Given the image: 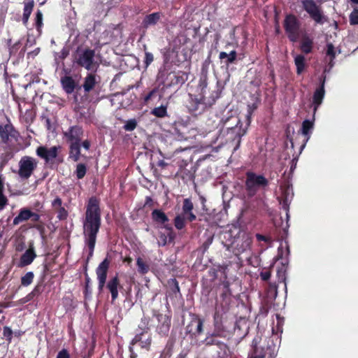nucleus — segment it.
<instances>
[{
    "mask_svg": "<svg viewBox=\"0 0 358 358\" xmlns=\"http://www.w3.org/2000/svg\"><path fill=\"white\" fill-rule=\"evenodd\" d=\"M13 331L10 327L4 326L3 328V338H6L8 343L12 341Z\"/></svg>",
    "mask_w": 358,
    "mask_h": 358,
    "instance_id": "09e8293b",
    "label": "nucleus"
},
{
    "mask_svg": "<svg viewBox=\"0 0 358 358\" xmlns=\"http://www.w3.org/2000/svg\"><path fill=\"white\" fill-rule=\"evenodd\" d=\"M36 257V254L34 250V243L31 242L29 244L28 249L20 257V266L24 267L31 264Z\"/></svg>",
    "mask_w": 358,
    "mask_h": 358,
    "instance_id": "4be33fe9",
    "label": "nucleus"
},
{
    "mask_svg": "<svg viewBox=\"0 0 358 358\" xmlns=\"http://www.w3.org/2000/svg\"><path fill=\"white\" fill-rule=\"evenodd\" d=\"M187 108L191 113L200 114L205 108L204 103L198 99H192L187 105Z\"/></svg>",
    "mask_w": 358,
    "mask_h": 358,
    "instance_id": "2f4dec72",
    "label": "nucleus"
},
{
    "mask_svg": "<svg viewBox=\"0 0 358 358\" xmlns=\"http://www.w3.org/2000/svg\"><path fill=\"white\" fill-rule=\"evenodd\" d=\"M194 204L189 198H186L182 201V213L180 215L186 217L187 221L192 222L196 219V215L193 213Z\"/></svg>",
    "mask_w": 358,
    "mask_h": 358,
    "instance_id": "b1692460",
    "label": "nucleus"
},
{
    "mask_svg": "<svg viewBox=\"0 0 358 358\" xmlns=\"http://www.w3.org/2000/svg\"><path fill=\"white\" fill-rule=\"evenodd\" d=\"M174 78L176 79V81L175 82L172 81L173 84L182 85L187 80V75L184 72H180L177 75H174Z\"/></svg>",
    "mask_w": 358,
    "mask_h": 358,
    "instance_id": "3c124183",
    "label": "nucleus"
},
{
    "mask_svg": "<svg viewBox=\"0 0 358 358\" xmlns=\"http://www.w3.org/2000/svg\"><path fill=\"white\" fill-rule=\"evenodd\" d=\"M158 244L159 246H165L167 243L168 235L164 233H159Z\"/></svg>",
    "mask_w": 358,
    "mask_h": 358,
    "instance_id": "13d9d810",
    "label": "nucleus"
},
{
    "mask_svg": "<svg viewBox=\"0 0 358 358\" xmlns=\"http://www.w3.org/2000/svg\"><path fill=\"white\" fill-rule=\"evenodd\" d=\"M313 39L310 38L307 34H303L300 43V50L303 53L307 55L313 51Z\"/></svg>",
    "mask_w": 358,
    "mask_h": 358,
    "instance_id": "c756f323",
    "label": "nucleus"
},
{
    "mask_svg": "<svg viewBox=\"0 0 358 358\" xmlns=\"http://www.w3.org/2000/svg\"><path fill=\"white\" fill-rule=\"evenodd\" d=\"M97 83L96 76L94 73H88L84 79L83 82V89L85 92V94L78 98V94L76 92L74 94V101L78 104V107L80 108V104H83L85 101H86L88 99V93L91 92L95 87Z\"/></svg>",
    "mask_w": 358,
    "mask_h": 358,
    "instance_id": "f8f14e48",
    "label": "nucleus"
},
{
    "mask_svg": "<svg viewBox=\"0 0 358 358\" xmlns=\"http://www.w3.org/2000/svg\"><path fill=\"white\" fill-rule=\"evenodd\" d=\"M255 236L258 242L264 241L267 244H270L271 243V238L268 236L257 234Z\"/></svg>",
    "mask_w": 358,
    "mask_h": 358,
    "instance_id": "4d7b16f0",
    "label": "nucleus"
},
{
    "mask_svg": "<svg viewBox=\"0 0 358 358\" xmlns=\"http://www.w3.org/2000/svg\"><path fill=\"white\" fill-rule=\"evenodd\" d=\"M7 45L9 47V52L10 55H15L18 50L20 48L21 43L20 41H17L14 44H11V39H8L7 41Z\"/></svg>",
    "mask_w": 358,
    "mask_h": 358,
    "instance_id": "8fccbe9b",
    "label": "nucleus"
},
{
    "mask_svg": "<svg viewBox=\"0 0 358 358\" xmlns=\"http://www.w3.org/2000/svg\"><path fill=\"white\" fill-rule=\"evenodd\" d=\"M43 25V13L41 10H38L36 13V17H35V27L36 29L40 31Z\"/></svg>",
    "mask_w": 358,
    "mask_h": 358,
    "instance_id": "49530a36",
    "label": "nucleus"
},
{
    "mask_svg": "<svg viewBox=\"0 0 358 358\" xmlns=\"http://www.w3.org/2000/svg\"><path fill=\"white\" fill-rule=\"evenodd\" d=\"M34 274L31 271L27 272L21 278V285L22 286H28L33 282Z\"/></svg>",
    "mask_w": 358,
    "mask_h": 358,
    "instance_id": "c03bdc74",
    "label": "nucleus"
},
{
    "mask_svg": "<svg viewBox=\"0 0 358 358\" xmlns=\"http://www.w3.org/2000/svg\"><path fill=\"white\" fill-rule=\"evenodd\" d=\"M62 200L61 198L59 197H56L53 201L52 202V206L55 209V210H57L59 209V208H62Z\"/></svg>",
    "mask_w": 358,
    "mask_h": 358,
    "instance_id": "e2e57ef3",
    "label": "nucleus"
},
{
    "mask_svg": "<svg viewBox=\"0 0 358 358\" xmlns=\"http://www.w3.org/2000/svg\"><path fill=\"white\" fill-rule=\"evenodd\" d=\"M258 101H259V100L257 99V102H255V103L248 105V112L250 115H251L257 108V107H258L257 102Z\"/></svg>",
    "mask_w": 358,
    "mask_h": 358,
    "instance_id": "338daca9",
    "label": "nucleus"
},
{
    "mask_svg": "<svg viewBox=\"0 0 358 358\" xmlns=\"http://www.w3.org/2000/svg\"><path fill=\"white\" fill-rule=\"evenodd\" d=\"M31 211L28 208H22L18 215L13 219V225H18L21 222L28 221L30 219Z\"/></svg>",
    "mask_w": 358,
    "mask_h": 358,
    "instance_id": "473e14b6",
    "label": "nucleus"
},
{
    "mask_svg": "<svg viewBox=\"0 0 358 358\" xmlns=\"http://www.w3.org/2000/svg\"><path fill=\"white\" fill-rule=\"evenodd\" d=\"M162 16V13L155 12L145 15L142 22L143 28L148 29L151 26H154L158 23Z\"/></svg>",
    "mask_w": 358,
    "mask_h": 358,
    "instance_id": "cd10ccee",
    "label": "nucleus"
},
{
    "mask_svg": "<svg viewBox=\"0 0 358 358\" xmlns=\"http://www.w3.org/2000/svg\"><path fill=\"white\" fill-rule=\"evenodd\" d=\"M251 244L252 238L248 234L242 232L240 236H238V239L236 241L234 246L231 248V250L238 257L242 253L250 251Z\"/></svg>",
    "mask_w": 358,
    "mask_h": 358,
    "instance_id": "ddd939ff",
    "label": "nucleus"
},
{
    "mask_svg": "<svg viewBox=\"0 0 358 358\" xmlns=\"http://www.w3.org/2000/svg\"><path fill=\"white\" fill-rule=\"evenodd\" d=\"M227 320V324L230 325V329L236 331L240 336H245L248 334L249 330V323L245 317H240L239 319L231 318L228 320L224 317V320Z\"/></svg>",
    "mask_w": 358,
    "mask_h": 358,
    "instance_id": "4468645a",
    "label": "nucleus"
},
{
    "mask_svg": "<svg viewBox=\"0 0 358 358\" xmlns=\"http://www.w3.org/2000/svg\"><path fill=\"white\" fill-rule=\"evenodd\" d=\"M31 222H35L36 224L40 222V220H41V215L36 213V212H33V211H31V215H30V219Z\"/></svg>",
    "mask_w": 358,
    "mask_h": 358,
    "instance_id": "0e129e2a",
    "label": "nucleus"
},
{
    "mask_svg": "<svg viewBox=\"0 0 358 358\" xmlns=\"http://www.w3.org/2000/svg\"><path fill=\"white\" fill-rule=\"evenodd\" d=\"M110 261L108 258L104 259L99 265L96 270L98 280H106L107 273L109 268Z\"/></svg>",
    "mask_w": 358,
    "mask_h": 358,
    "instance_id": "7c9ffc66",
    "label": "nucleus"
},
{
    "mask_svg": "<svg viewBox=\"0 0 358 358\" xmlns=\"http://www.w3.org/2000/svg\"><path fill=\"white\" fill-rule=\"evenodd\" d=\"M325 81H326V76L322 75L320 78V86L314 92V94L313 96V103L315 106V110H316L317 108L322 103L323 99L324 97Z\"/></svg>",
    "mask_w": 358,
    "mask_h": 358,
    "instance_id": "aec40b11",
    "label": "nucleus"
},
{
    "mask_svg": "<svg viewBox=\"0 0 358 358\" xmlns=\"http://www.w3.org/2000/svg\"><path fill=\"white\" fill-rule=\"evenodd\" d=\"M246 134V129L243 128V123L240 120H238L237 123L234 127L228 129L227 134L230 136L229 139L232 142H236L235 150H237L241 142V138Z\"/></svg>",
    "mask_w": 358,
    "mask_h": 358,
    "instance_id": "2eb2a0df",
    "label": "nucleus"
},
{
    "mask_svg": "<svg viewBox=\"0 0 358 358\" xmlns=\"http://www.w3.org/2000/svg\"><path fill=\"white\" fill-rule=\"evenodd\" d=\"M277 277L278 282H285L286 269L283 265L277 270Z\"/></svg>",
    "mask_w": 358,
    "mask_h": 358,
    "instance_id": "603ef678",
    "label": "nucleus"
},
{
    "mask_svg": "<svg viewBox=\"0 0 358 358\" xmlns=\"http://www.w3.org/2000/svg\"><path fill=\"white\" fill-rule=\"evenodd\" d=\"M213 236H209L208 237V238L203 243L202 245H201V248L203 250V252H206L207 251V250L208 249L209 246L211 245V243H213Z\"/></svg>",
    "mask_w": 358,
    "mask_h": 358,
    "instance_id": "052dcab7",
    "label": "nucleus"
},
{
    "mask_svg": "<svg viewBox=\"0 0 358 358\" xmlns=\"http://www.w3.org/2000/svg\"><path fill=\"white\" fill-rule=\"evenodd\" d=\"M186 221H187L186 217H185L180 214L177 215L175 217L174 220H173L174 226L177 229L181 230L183 228H185V227L186 225Z\"/></svg>",
    "mask_w": 358,
    "mask_h": 358,
    "instance_id": "79ce46f5",
    "label": "nucleus"
},
{
    "mask_svg": "<svg viewBox=\"0 0 358 358\" xmlns=\"http://www.w3.org/2000/svg\"><path fill=\"white\" fill-rule=\"evenodd\" d=\"M224 315H214L215 329L204 340L206 345H217L220 350L217 358H227L229 356V347L223 341L227 337L226 332L230 330L227 320H224Z\"/></svg>",
    "mask_w": 358,
    "mask_h": 358,
    "instance_id": "f03ea898",
    "label": "nucleus"
},
{
    "mask_svg": "<svg viewBox=\"0 0 358 358\" xmlns=\"http://www.w3.org/2000/svg\"><path fill=\"white\" fill-rule=\"evenodd\" d=\"M187 334L192 336H197L203 331V320L198 317V315H192L189 323L186 327Z\"/></svg>",
    "mask_w": 358,
    "mask_h": 358,
    "instance_id": "a211bd4d",
    "label": "nucleus"
},
{
    "mask_svg": "<svg viewBox=\"0 0 358 358\" xmlns=\"http://www.w3.org/2000/svg\"><path fill=\"white\" fill-rule=\"evenodd\" d=\"M155 316L159 322L157 325L159 334L162 336L168 335L171 324V315H155Z\"/></svg>",
    "mask_w": 358,
    "mask_h": 358,
    "instance_id": "6ab92c4d",
    "label": "nucleus"
},
{
    "mask_svg": "<svg viewBox=\"0 0 358 358\" xmlns=\"http://www.w3.org/2000/svg\"><path fill=\"white\" fill-rule=\"evenodd\" d=\"M99 200L95 197L90 198L83 221V236L89 253L87 259L93 256L97 234L101 225V213Z\"/></svg>",
    "mask_w": 358,
    "mask_h": 358,
    "instance_id": "f257e3e1",
    "label": "nucleus"
},
{
    "mask_svg": "<svg viewBox=\"0 0 358 358\" xmlns=\"http://www.w3.org/2000/svg\"><path fill=\"white\" fill-rule=\"evenodd\" d=\"M154 60L153 55L151 52H145L144 64L145 66H148Z\"/></svg>",
    "mask_w": 358,
    "mask_h": 358,
    "instance_id": "bf43d9fd",
    "label": "nucleus"
},
{
    "mask_svg": "<svg viewBox=\"0 0 358 358\" xmlns=\"http://www.w3.org/2000/svg\"><path fill=\"white\" fill-rule=\"evenodd\" d=\"M242 231L239 229H229L224 231L221 234V240L223 245L229 251L231 250V248L236 243V241L238 239V236H240Z\"/></svg>",
    "mask_w": 358,
    "mask_h": 358,
    "instance_id": "dca6fc26",
    "label": "nucleus"
},
{
    "mask_svg": "<svg viewBox=\"0 0 358 358\" xmlns=\"http://www.w3.org/2000/svg\"><path fill=\"white\" fill-rule=\"evenodd\" d=\"M33 227L40 232V234L41 235L43 238H45V227L43 223L35 224H34Z\"/></svg>",
    "mask_w": 358,
    "mask_h": 358,
    "instance_id": "680f3d73",
    "label": "nucleus"
},
{
    "mask_svg": "<svg viewBox=\"0 0 358 358\" xmlns=\"http://www.w3.org/2000/svg\"><path fill=\"white\" fill-rule=\"evenodd\" d=\"M313 127L314 120H305L302 122L301 130L302 134L306 137V141H308L310 137V134L312 133V130L313 129Z\"/></svg>",
    "mask_w": 358,
    "mask_h": 358,
    "instance_id": "f704fd0d",
    "label": "nucleus"
},
{
    "mask_svg": "<svg viewBox=\"0 0 358 358\" xmlns=\"http://www.w3.org/2000/svg\"><path fill=\"white\" fill-rule=\"evenodd\" d=\"M234 286H237L235 282H229L225 280H223L220 284L222 292L220 293V298L217 301L216 303V312L215 313H227L232 306V295L234 291Z\"/></svg>",
    "mask_w": 358,
    "mask_h": 358,
    "instance_id": "20e7f679",
    "label": "nucleus"
},
{
    "mask_svg": "<svg viewBox=\"0 0 358 358\" xmlns=\"http://www.w3.org/2000/svg\"><path fill=\"white\" fill-rule=\"evenodd\" d=\"M152 221L158 224L161 228H164L170 231H172V227L168 223L169 219L166 214L160 209H155L151 213Z\"/></svg>",
    "mask_w": 358,
    "mask_h": 358,
    "instance_id": "f3484780",
    "label": "nucleus"
},
{
    "mask_svg": "<svg viewBox=\"0 0 358 358\" xmlns=\"http://www.w3.org/2000/svg\"><path fill=\"white\" fill-rule=\"evenodd\" d=\"M17 174L22 180H28L38 166V161L30 156L22 157L19 162Z\"/></svg>",
    "mask_w": 358,
    "mask_h": 358,
    "instance_id": "9d476101",
    "label": "nucleus"
},
{
    "mask_svg": "<svg viewBox=\"0 0 358 358\" xmlns=\"http://www.w3.org/2000/svg\"><path fill=\"white\" fill-rule=\"evenodd\" d=\"M106 288L111 294L112 301H115L118 297V288H122L120 285L119 278L117 275L109 280L106 285Z\"/></svg>",
    "mask_w": 358,
    "mask_h": 358,
    "instance_id": "bb28decb",
    "label": "nucleus"
},
{
    "mask_svg": "<svg viewBox=\"0 0 358 358\" xmlns=\"http://www.w3.org/2000/svg\"><path fill=\"white\" fill-rule=\"evenodd\" d=\"M326 55L327 57H329V62L328 65L331 69L334 66V59L336 56V50L335 47L331 43L327 44Z\"/></svg>",
    "mask_w": 358,
    "mask_h": 358,
    "instance_id": "e433bc0d",
    "label": "nucleus"
},
{
    "mask_svg": "<svg viewBox=\"0 0 358 358\" xmlns=\"http://www.w3.org/2000/svg\"><path fill=\"white\" fill-rule=\"evenodd\" d=\"M209 59L210 56L205 60L201 66L199 87H200L202 94L205 92V90L208 86V66L210 64Z\"/></svg>",
    "mask_w": 358,
    "mask_h": 358,
    "instance_id": "a878e982",
    "label": "nucleus"
},
{
    "mask_svg": "<svg viewBox=\"0 0 358 358\" xmlns=\"http://www.w3.org/2000/svg\"><path fill=\"white\" fill-rule=\"evenodd\" d=\"M62 150L60 145H55L50 148L46 145H40L36 150V155L45 162L46 165H52L55 163L59 164L63 162L62 157L59 156Z\"/></svg>",
    "mask_w": 358,
    "mask_h": 358,
    "instance_id": "423d86ee",
    "label": "nucleus"
},
{
    "mask_svg": "<svg viewBox=\"0 0 358 358\" xmlns=\"http://www.w3.org/2000/svg\"><path fill=\"white\" fill-rule=\"evenodd\" d=\"M136 265L138 267V272L141 275L146 274L150 270L149 265L145 263L141 257L137 258Z\"/></svg>",
    "mask_w": 358,
    "mask_h": 358,
    "instance_id": "ea45409f",
    "label": "nucleus"
},
{
    "mask_svg": "<svg viewBox=\"0 0 358 358\" xmlns=\"http://www.w3.org/2000/svg\"><path fill=\"white\" fill-rule=\"evenodd\" d=\"M144 327H138L134 338L131 340V345L138 344L141 348L145 351H150L152 345V334L150 332V328L148 324L144 322Z\"/></svg>",
    "mask_w": 358,
    "mask_h": 358,
    "instance_id": "6e6552de",
    "label": "nucleus"
},
{
    "mask_svg": "<svg viewBox=\"0 0 358 358\" xmlns=\"http://www.w3.org/2000/svg\"><path fill=\"white\" fill-rule=\"evenodd\" d=\"M169 285L171 288V292L173 294L176 296L177 294H179L180 295L179 284L176 278H173L169 280Z\"/></svg>",
    "mask_w": 358,
    "mask_h": 358,
    "instance_id": "de8ad7c7",
    "label": "nucleus"
},
{
    "mask_svg": "<svg viewBox=\"0 0 358 358\" xmlns=\"http://www.w3.org/2000/svg\"><path fill=\"white\" fill-rule=\"evenodd\" d=\"M57 358H70V355L67 350L62 349L58 352Z\"/></svg>",
    "mask_w": 358,
    "mask_h": 358,
    "instance_id": "69168bd1",
    "label": "nucleus"
},
{
    "mask_svg": "<svg viewBox=\"0 0 358 358\" xmlns=\"http://www.w3.org/2000/svg\"><path fill=\"white\" fill-rule=\"evenodd\" d=\"M174 341L173 339L169 338L166 343V345L162 352V356L164 358H170L172 355L173 350Z\"/></svg>",
    "mask_w": 358,
    "mask_h": 358,
    "instance_id": "37998d69",
    "label": "nucleus"
},
{
    "mask_svg": "<svg viewBox=\"0 0 358 358\" xmlns=\"http://www.w3.org/2000/svg\"><path fill=\"white\" fill-rule=\"evenodd\" d=\"M174 133L177 136L178 141L187 140L189 136L188 125L182 122H176L173 124Z\"/></svg>",
    "mask_w": 358,
    "mask_h": 358,
    "instance_id": "393cba45",
    "label": "nucleus"
},
{
    "mask_svg": "<svg viewBox=\"0 0 358 358\" xmlns=\"http://www.w3.org/2000/svg\"><path fill=\"white\" fill-rule=\"evenodd\" d=\"M262 341L259 335H256L252 341L251 350L249 353L248 358H265L266 352L264 348L259 346Z\"/></svg>",
    "mask_w": 358,
    "mask_h": 358,
    "instance_id": "412c9836",
    "label": "nucleus"
},
{
    "mask_svg": "<svg viewBox=\"0 0 358 358\" xmlns=\"http://www.w3.org/2000/svg\"><path fill=\"white\" fill-rule=\"evenodd\" d=\"M60 82L63 90L68 94H72L75 90H77L76 92L78 93V90L81 89V86L78 85L71 76H63L61 78Z\"/></svg>",
    "mask_w": 358,
    "mask_h": 358,
    "instance_id": "5701e85b",
    "label": "nucleus"
},
{
    "mask_svg": "<svg viewBox=\"0 0 358 358\" xmlns=\"http://www.w3.org/2000/svg\"><path fill=\"white\" fill-rule=\"evenodd\" d=\"M150 113L156 117L163 118L168 116L167 106H160L154 108Z\"/></svg>",
    "mask_w": 358,
    "mask_h": 358,
    "instance_id": "58836bf2",
    "label": "nucleus"
},
{
    "mask_svg": "<svg viewBox=\"0 0 358 358\" xmlns=\"http://www.w3.org/2000/svg\"><path fill=\"white\" fill-rule=\"evenodd\" d=\"M154 206V201L151 196H146L143 207L152 208Z\"/></svg>",
    "mask_w": 358,
    "mask_h": 358,
    "instance_id": "774afa93",
    "label": "nucleus"
},
{
    "mask_svg": "<svg viewBox=\"0 0 358 358\" xmlns=\"http://www.w3.org/2000/svg\"><path fill=\"white\" fill-rule=\"evenodd\" d=\"M64 137L69 144V157L74 162H78L80 157L81 140L84 130L81 126H71L63 133Z\"/></svg>",
    "mask_w": 358,
    "mask_h": 358,
    "instance_id": "7ed1b4c3",
    "label": "nucleus"
},
{
    "mask_svg": "<svg viewBox=\"0 0 358 358\" xmlns=\"http://www.w3.org/2000/svg\"><path fill=\"white\" fill-rule=\"evenodd\" d=\"M283 27L289 40L296 42L300 36L301 22L293 14L287 15L283 22Z\"/></svg>",
    "mask_w": 358,
    "mask_h": 358,
    "instance_id": "0eeeda50",
    "label": "nucleus"
},
{
    "mask_svg": "<svg viewBox=\"0 0 358 358\" xmlns=\"http://www.w3.org/2000/svg\"><path fill=\"white\" fill-rule=\"evenodd\" d=\"M349 21L351 25L358 24V8L352 10L349 16Z\"/></svg>",
    "mask_w": 358,
    "mask_h": 358,
    "instance_id": "5fc2aeb1",
    "label": "nucleus"
},
{
    "mask_svg": "<svg viewBox=\"0 0 358 358\" xmlns=\"http://www.w3.org/2000/svg\"><path fill=\"white\" fill-rule=\"evenodd\" d=\"M294 64L296 67V73L301 74L306 67L305 57L302 55H297L294 58Z\"/></svg>",
    "mask_w": 358,
    "mask_h": 358,
    "instance_id": "4c0bfd02",
    "label": "nucleus"
},
{
    "mask_svg": "<svg viewBox=\"0 0 358 358\" xmlns=\"http://www.w3.org/2000/svg\"><path fill=\"white\" fill-rule=\"evenodd\" d=\"M236 57L237 52L236 50H231L229 54L225 52H220L219 55V59L227 66L230 64L234 63L236 60Z\"/></svg>",
    "mask_w": 358,
    "mask_h": 358,
    "instance_id": "72a5a7b5",
    "label": "nucleus"
},
{
    "mask_svg": "<svg viewBox=\"0 0 358 358\" xmlns=\"http://www.w3.org/2000/svg\"><path fill=\"white\" fill-rule=\"evenodd\" d=\"M94 57L95 50L87 48L77 53L74 59V63L79 67L92 71L96 66Z\"/></svg>",
    "mask_w": 358,
    "mask_h": 358,
    "instance_id": "1a4fd4ad",
    "label": "nucleus"
},
{
    "mask_svg": "<svg viewBox=\"0 0 358 358\" xmlns=\"http://www.w3.org/2000/svg\"><path fill=\"white\" fill-rule=\"evenodd\" d=\"M14 128L12 124L0 125V138L3 143H7L9 140V136L13 131Z\"/></svg>",
    "mask_w": 358,
    "mask_h": 358,
    "instance_id": "c9c22d12",
    "label": "nucleus"
},
{
    "mask_svg": "<svg viewBox=\"0 0 358 358\" xmlns=\"http://www.w3.org/2000/svg\"><path fill=\"white\" fill-rule=\"evenodd\" d=\"M302 7L310 17L317 23L323 24L325 16L322 8L314 0H302Z\"/></svg>",
    "mask_w": 358,
    "mask_h": 358,
    "instance_id": "9b49d317",
    "label": "nucleus"
},
{
    "mask_svg": "<svg viewBox=\"0 0 358 358\" xmlns=\"http://www.w3.org/2000/svg\"><path fill=\"white\" fill-rule=\"evenodd\" d=\"M268 184V180L263 175L252 171H247L245 173V188L249 197L255 196L261 189H265Z\"/></svg>",
    "mask_w": 358,
    "mask_h": 358,
    "instance_id": "39448f33",
    "label": "nucleus"
},
{
    "mask_svg": "<svg viewBox=\"0 0 358 358\" xmlns=\"http://www.w3.org/2000/svg\"><path fill=\"white\" fill-rule=\"evenodd\" d=\"M24 8L22 14V23L24 26H27L29 22L30 15L33 11L35 3L34 0H24L23 1Z\"/></svg>",
    "mask_w": 358,
    "mask_h": 358,
    "instance_id": "c85d7f7f",
    "label": "nucleus"
},
{
    "mask_svg": "<svg viewBox=\"0 0 358 358\" xmlns=\"http://www.w3.org/2000/svg\"><path fill=\"white\" fill-rule=\"evenodd\" d=\"M87 172V167L84 164H78L76 166V175L78 179H82L85 177Z\"/></svg>",
    "mask_w": 358,
    "mask_h": 358,
    "instance_id": "a18cd8bd",
    "label": "nucleus"
},
{
    "mask_svg": "<svg viewBox=\"0 0 358 358\" xmlns=\"http://www.w3.org/2000/svg\"><path fill=\"white\" fill-rule=\"evenodd\" d=\"M57 217L59 220H64L68 217V211L64 207H62V208H59V209H57Z\"/></svg>",
    "mask_w": 358,
    "mask_h": 358,
    "instance_id": "6e6d98bb",
    "label": "nucleus"
},
{
    "mask_svg": "<svg viewBox=\"0 0 358 358\" xmlns=\"http://www.w3.org/2000/svg\"><path fill=\"white\" fill-rule=\"evenodd\" d=\"M276 316V324L273 326L272 332L273 334H278L279 332H282V326L285 322L284 317L281 316V315H275Z\"/></svg>",
    "mask_w": 358,
    "mask_h": 358,
    "instance_id": "a19ab883",
    "label": "nucleus"
},
{
    "mask_svg": "<svg viewBox=\"0 0 358 358\" xmlns=\"http://www.w3.org/2000/svg\"><path fill=\"white\" fill-rule=\"evenodd\" d=\"M137 126V122L135 119H131L126 122L124 129L126 131H131L136 129Z\"/></svg>",
    "mask_w": 358,
    "mask_h": 358,
    "instance_id": "864d4df0",
    "label": "nucleus"
}]
</instances>
